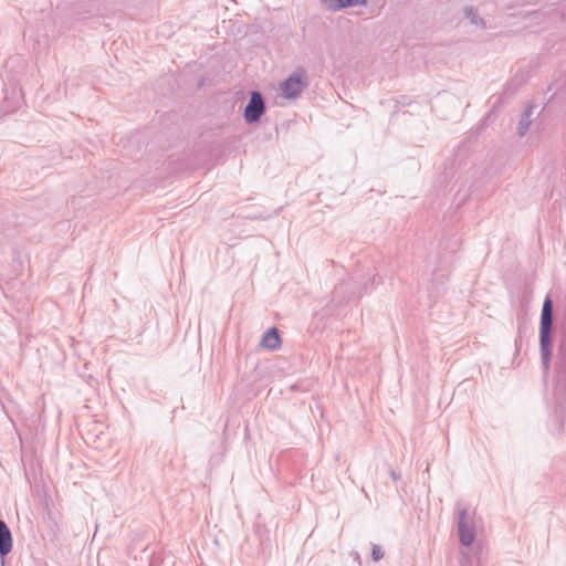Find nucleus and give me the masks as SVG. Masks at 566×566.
Here are the masks:
<instances>
[{
    "instance_id": "f257e3e1",
    "label": "nucleus",
    "mask_w": 566,
    "mask_h": 566,
    "mask_svg": "<svg viewBox=\"0 0 566 566\" xmlns=\"http://www.w3.org/2000/svg\"><path fill=\"white\" fill-rule=\"evenodd\" d=\"M554 324V303L549 295L544 300L539 319V350L545 371L549 369L552 356V333Z\"/></svg>"
},
{
    "instance_id": "f03ea898",
    "label": "nucleus",
    "mask_w": 566,
    "mask_h": 566,
    "mask_svg": "<svg viewBox=\"0 0 566 566\" xmlns=\"http://www.w3.org/2000/svg\"><path fill=\"white\" fill-rule=\"evenodd\" d=\"M554 395L562 406L566 397V337L559 340L554 374Z\"/></svg>"
},
{
    "instance_id": "7ed1b4c3",
    "label": "nucleus",
    "mask_w": 566,
    "mask_h": 566,
    "mask_svg": "<svg viewBox=\"0 0 566 566\" xmlns=\"http://www.w3.org/2000/svg\"><path fill=\"white\" fill-rule=\"evenodd\" d=\"M310 85V78L304 67L295 69L287 78L280 84L282 95L287 99L297 98Z\"/></svg>"
},
{
    "instance_id": "20e7f679",
    "label": "nucleus",
    "mask_w": 566,
    "mask_h": 566,
    "mask_svg": "<svg viewBox=\"0 0 566 566\" xmlns=\"http://www.w3.org/2000/svg\"><path fill=\"white\" fill-rule=\"evenodd\" d=\"M265 113V103L259 91H252L248 104L244 107L243 117L248 124L258 123Z\"/></svg>"
},
{
    "instance_id": "39448f33",
    "label": "nucleus",
    "mask_w": 566,
    "mask_h": 566,
    "mask_svg": "<svg viewBox=\"0 0 566 566\" xmlns=\"http://www.w3.org/2000/svg\"><path fill=\"white\" fill-rule=\"evenodd\" d=\"M467 518L468 510H460L458 517V535L459 541L463 546H470L475 539V533L473 528L469 527Z\"/></svg>"
},
{
    "instance_id": "423d86ee",
    "label": "nucleus",
    "mask_w": 566,
    "mask_h": 566,
    "mask_svg": "<svg viewBox=\"0 0 566 566\" xmlns=\"http://www.w3.org/2000/svg\"><path fill=\"white\" fill-rule=\"evenodd\" d=\"M13 547L12 533L3 520H0V557L3 559Z\"/></svg>"
},
{
    "instance_id": "0eeeda50",
    "label": "nucleus",
    "mask_w": 566,
    "mask_h": 566,
    "mask_svg": "<svg viewBox=\"0 0 566 566\" xmlns=\"http://www.w3.org/2000/svg\"><path fill=\"white\" fill-rule=\"evenodd\" d=\"M261 346L275 350L281 346V337L276 327L269 328L262 336Z\"/></svg>"
},
{
    "instance_id": "6e6552de",
    "label": "nucleus",
    "mask_w": 566,
    "mask_h": 566,
    "mask_svg": "<svg viewBox=\"0 0 566 566\" xmlns=\"http://www.w3.org/2000/svg\"><path fill=\"white\" fill-rule=\"evenodd\" d=\"M332 11L366 4L367 0H322Z\"/></svg>"
},
{
    "instance_id": "1a4fd4ad",
    "label": "nucleus",
    "mask_w": 566,
    "mask_h": 566,
    "mask_svg": "<svg viewBox=\"0 0 566 566\" xmlns=\"http://www.w3.org/2000/svg\"><path fill=\"white\" fill-rule=\"evenodd\" d=\"M532 114H533V105H527L524 112L521 115V118L518 120L517 125V135L520 137H523L526 135V133L530 129V126L532 124Z\"/></svg>"
},
{
    "instance_id": "9d476101",
    "label": "nucleus",
    "mask_w": 566,
    "mask_h": 566,
    "mask_svg": "<svg viewBox=\"0 0 566 566\" xmlns=\"http://www.w3.org/2000/svg\"><path fill=\"white\" fill-rule=\"evenodd\" d=\"M465 17L470 19L472 24L484 27V20L479 17L476 10L473 7H467L464 9Z\"/></svg>"
},
{
    "instance_id": "9b49d317",
    "label": "nucleus",
    "mask_w": 566,
    "mask_h": 566,
    "mask_svg": "<svg viewBox=\"0 0 566 566\" xmlns=\"http://www.w3.org/2000/svg\"><path fill=\"white\" fill-rule=\"evenodd\" d=\"M384 557V552L381 551L380 546L374 544L371 547V558L375 562L380 560Z\"/></svg>"
},
{
    "instance_id": "f8f14e48",
    "label": "nucleus",
    "mask_w": 566,
    "mask_h": 566,
    "mask_svg": "<svg viewBox=\"0 0 566 566\" xmlns=\"http://www.w3.org/2000/svg\"><path fill=\"white\" fill-rule=\"evenodd\" d=\"M389 474H390V476H391V479H392L394 481H398V480H399V475L396 473V471H395V470H390V471H389Z\"/></svg>"
}]
</instances>
